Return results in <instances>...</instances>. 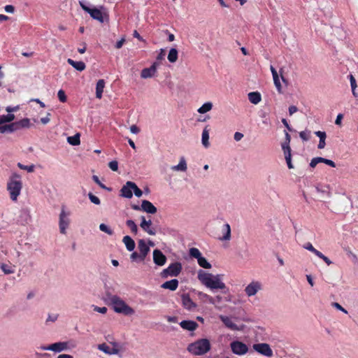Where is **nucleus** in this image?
Here are the masks:
<instances>
[{"instance_id": "nucleus-15", "label": "nucleus", "mask_w": 358, "mask_h": 358, "mask_svg": "<svg viewBox=\"0 0 358 358\" xmlns=\"http://www.w3.org/2000/svg\"><path fill=\"white\" fill-rule=\"evenodd\" d=\"M181 299L182 304L185 309L188 310H194L196 308V304L190 299L189 294H182Z\"/></svg>"}, {"instance_id": "nucleus-40", "label": "nucleus", "mask_w": 358, "mask_h": 358, "mask_svg": "<svg viewBox=\"0 0 358 358\" xmlns=\"http://www.w3.org/2000/svg\"><path fill=\"white\" fill-rule=\"evenodd\" d=\"M126 224L127 226L130 228L131 229V231L135 234H137L138 232V227L137 225L136 224V223L131 220H128L127 222H126Z\"/></svg>"}, {"instance_id": "nucleus-62", "label": "nucleus", "mask_w": 358, "mask_h": 358, "mask_svg": "<svg viewBox=\"0 0 358 358\" xmlns=\"http://www.w3.org/2000/svg\"><path fill=\"white\" fill-rule=\"evenodd\" d=\"M333 306L338 310H340L345 313H348V311L344 308H343L338 303L335 302L333 303Z\"/></svg>"}, {"instance_id": "nucleus-20", "label": "nucleus", "mask_w": 358, "mask_h": 358, "mask_svg": "<svg viewBox=\"0 0 358 358\" xmlns=\"http://www.w3.org/2000/svg\"><path fill=\"white\" fill-rule=\"evenodd\" d=\"M180 326L185 330L193 331L198 327V324L192 320H183L180 322Z\"/></svg>"}, {"instance_id": "nucleus-18", "label": "nucleus", "mask_w": 358, "mask_h": 358, "mask_svg": "<svg viewBox=\"0 0 358 358\" xmlns=\"http://www.w3.org/2000/svg\"><path fill=\"white\" fill-rule=\"evenodd\" d=\"M141 210L150 214H155L157 213V208L149 201H142L141 206Z\"/></svg>"}, {"instance_id": "nucleus-6", "label": "nucleus", "mask_w": 358, "mask_h": 358, "mask_svg": "<svg viewBox=\"0 0 358 358\" xmlns=\"http://www.w3.org/2000/svg\"><path fill=\"white\" fill-rule=\"evenodd\" d=\"M80 5L81 8L85 12L89 13L93 19L96 20L99 22L103 23L105 21L106 18L108 19V15L106 13H102L101 9L90 8L81 1H80Z\"/></svg>"}, {"instance_id": "nucleus-24", "label": "nucleus", "mask_w": 358, "mask_h": 358, "mask_svg": "<svg viewBox=\"0 0 358 358\" xmlns=\"http://www.w3.org/2000/svg\"><path fill=\"white\" fill-rule=\"evenodd\" d=\"M122 242L128 251L131 252L134 250L136 245L135 242L129 236H124Z\"/></svg>"}, {"instance_id": "nucleus-21", "label": "nucleus", "mask_w": 358, "mask_h": 358, "mask_svg": "<svg viewBox=\"0 0 358 358\" xmlns=\"http://www.w3.org/2000/svg\"><path fill=\"white\" fill-rule=\"evenodd\" d=\"M219 317L227 328L234 331L240 330L237 324H236L229 317L224 315H220Z\"/></svg>"}, {"instance_id": "nucleus-47", "label": "nucleus", "mask_w": 358, "mask_h": 358, "mask_svg": "<svg viewBox=\"0 0 358 358\" xmlns=\"http://www.w3.org/2000/svg\"><path fill=\"white\" fill-rule=\"evenodd\" d=\"M98 349L106 354L110 353V347L106 343H101L98 345Z\"/></svg>"}, {"instance_id": "nucleus-64", "label": "nucleus", "mask_w": 358, "mask_h": 358, "mask_svg": "<svg viewBox=\"0 0 358 358\" xmlns=\"http://www.w3.org/2000/svg\"><path fill=\"white\" fill-rule=\"evenodd\" d=\"M298 110V108L295 106H291L289 108V113L290 115H293L294 113H296Z\"/></svg>"}, {"instance_id": "nucleus-10", "label": "nucleus", "mask_w": 358, "mask_h": 358, "mask_svg": "<svg viewBox=\"0 0 358 358\" xmlns=\"http://www.w3.org/2000/svg\"><path fill=\"white\" fill-rule=\"evenodd\" d=\"M253 350L262 355L267 357H271L273 355V352L270 345L266 343H261L254 344Z\"/></svg>"}, {"instance_id": "nucleus-45", "label": "nucleus", "mask_w": 358, "mask_h": 358, "mask_svg": "<svg viewBox=\"0 0 358 358\" xmlns=\"http://www.w3.org/2000/svg\"><path fill=\"white\" fill-rule=\"evenodd\" d=\"M99 229L108 235H113V230L110 229L106 224L103 223L99 224Z\"/></svg>"}, {"instance_id": "nucleus-63", "label": "nucleus", "mask_w": 358, "mask_h": 358, "mask_svg": "<svg viewBox=\"0 0 358 358\" xmlns=\"http://www.w3.org/2000/svg\"><path fill=\"white\" fill-rule=\"evenodd\" d=\"M57 319V315H49L46 322H55Z\"/></svg>"}, {"instance_id": "nucleus-41", "label": "nucleus", "mask_w": 358, "mask_h": 358, "mask_svg": "<svg viewBox=\"0 0 358 358\" xmlns=\"http://www.w3.org/2000/svg\"><path fill=\"white\" fill-rule=\"evenodd\" d=\"M350 82L352 94L354 96L357 97L358 94L355 93V90H356L357 85L356 80L352 75L350 76Z\"/></svg>"}, {"instance_id": "nucleus-61", "label": "nucleus", "mask_w": 358, "mask_h": 358, "mask_svg": "<svg viewBox=\"0 0 358 358\" xmlns=\"http://www.w3.org/2000/svg\"><path fill=\"white\" fill-rule=\"evenodd\" d=\"M234 138L236 141H240L243 138V134L241 132H236Z\"/></svg>"}, {"instance_id": "nucleus-52", "label": "nucleus", "mask_w": 358, "mask_h": 358, "mask_svg": "<svg viewBox=\"0 0 358 358\" xmlns=\"http://www.w3.org/2000/svg\"><path fill=\"white\" fill-rule=\"evenodd\" d=\"M108 166L112 171H116L118 169V163L115 160L111 161L109 162Z\"/></svg>"}, {"instance_id": "nucleus-9", "label": "nucleus", "mask_w": 358, "mask_h": 358, "mask_svg": "<svg viewBox=\"0 0 358 358\" xmlns=\"http://www.w3.org/2000/svg\"><path fill=\"white\" fill-rule=\"evenodd\" d=\"M70 215L69 212H66L64 210V207L63 206L61 210V213L59 214V231L60 233L62 234H66V229L68 228L70 220L69 218V216Z\"/></svg>"}, {"instance_id": "nucleus-12", "label": "nucleus", "mask_w": 358, "mask_h": 358, "mask_svg": "<svg viewBox=\"0 0 358 358\" xmlns=\"http://www.w3.org/2000/svg\"><path fill=\"white\" fill-rule=\"evenodd\" d=\"M232 352L236 355H245L248 351V346L240 341H234L231 343Z\"/></svg>"}, {"instance_id": "nucleus-5", "label": "nucleus", "mask_w": 358, "mask_h": 358, "mask_svg": "<svg viewBox=\"0 0 358 358\" xmlns=\"http://www.w3.org/2000/svg\"><path fill=\"white\" fill-rule=\"evenodd\" d=\"M18 178V176L15 175L10 178L7 185V189L10 192V198L13 201L17 200L22 187L21 181L16 179Z\"/></svg>"}, {"instance_id": "nucleus-48", "label": "nucleus", "mask_w": 358, "mask_h": 358, "mask_svg": "<svg viewBox=\"0 0 358 358\" xmlns=\"http://www.w3.org/2000/svg\"><path fill=\"white\" fill-rule=\"evenodd\" d=\"M88 197L90 200V201L92 203H93L94 204H96V205L100 204L101 201H100L99 199L97 196H96L95 195H94L92 193H89Z\"/></svg>"}, {"instance_id": "nucleus-55", "label": "nucleus", "mask_w": 358, "mask_h": 358, "mask_svg": "<svg viewBox=\"0 0 358 358\" xmlns=\"http://www.w3.org/2000/svg\"><path fill=\"white\" fill-rule=\"evenodd\" d=\"M130 259H131V261L134 262V261H140V256H139V253H138L137 252H133L131 255H130Z\"/></svg>"}, {"instance_id": "nucleus-3", "label": "nucleus", "mask_w": 358, "mask_h": 358, "mask_svg": "<svg viewBox=\"0 0 358 358\" xmlns=\"http://www.w3.org/2000/svg\"><path fill=\"white\" fill-rule=\"evenodd\" d=\"M108 300L115 313L124 315H132L134 313V310L119 296L109 294L108 295Z\"/></svg>"}, {"instance_id": "nucleus-30", "label": "nucleus", "mask_w": 358, "mask_h": 358, "mask_svg": "<svg viewBox=\"0 0 358 358\" xmlns=\"http://www.w3.org/2000/svg\"><path fill=\"white\" fill-rule=\"evenodd\" d=\"M67 62L79 71L85 70L86 67L85 64L83 62H76L71 59H68Z\"/></svg>"}, {"instance_id": "nucleus-26", "label": "nucleus", "mask_w": 358, "mask_h": 358, "mask_svg": "<svg viewBox=\"0 0 358 358\" xmlns=\"http://www.w3.org/2000/svg\"><path fill=\"white\" fill-rule=\"evenodd\" d=\"M315 134L320 138V142L317 145V148L319 149L324 148V147L326 145V142H325L326 138H327L326 133L324 131H317L315 132Z\"/></svg>"}, {"instance_id": "nucleus-33", "label": "nucleus", "mask_w": 358, "mask_h": 358, "mask_svg": "<svg viewBox=\"0 0 358 358\" xmlns=\"http://www.w3.org/2000/svg\"><path fill=\"white\" fill-rule=\"evenodd\" d=\"M209 129L206 126L202 132V144L204 147L208 148L209 146Z\"/></svg>"}, {"instance_id": "nucleus-19", "label": "nucleus", "mask_w": 358, "mask_h": 358, "mask_svg": "<svg viewBox=\"0 0 358 358\" xmlns=\"http://www.w3.org/2000/svg\"><path fill=\"white\" fill-rule=\"evenodd\" d=\"M129 183H133L131 181H127L124 185L120 189V196L127 199H131L133 196V189L131 187V185H128Z\"/></svg>"}, {"instance_id": "nucleus-16", "label": "nucleus", "mask_w": 358, "mask_h": 358, "mask_svg": "<svg viewBox=\"0 0 358 358\" xmlns=\"http://www.w3.org/2000/svg\"><path fill=\"white\" fill-rule=\"evenodd\" d=\"M158 64L157 62L153 63L149 68L143 69L141 73V77L143 79L152 78L155 76L157 71V67Z\"/></svg>"}, {"instance_id": "nucleus-29", "label": "nucleus", "mask_w": 358, "mask_h": 358, "mask_svg": "<svg viewBox=\"0 0 358 358\" xmlns=\"http://www.w3.org/2000/svg\"><path fill=\"white\" fill-rule=\"evenodd\" d=\"M187 169V165L186 160L184 157H182L180 160V162L176 166H171V170L174 171H186Z\"/></svg>"}, {"instance_id": "nucleus-53", "label": "nucleus", "mask_w": 358, "mask_h": 358, "mask_svg": "<svg viewBox=\"0 0 358 358\" xmlns=\"http://www.w3.org/2000/svg\"><path fill=\"white\" fill-rule=\"evenodd\" d=\"M299 136L304 141H307L310 139L309 134L304 131L299 133Z\"/></svg>"}, {"instance_id": "nucleus-4", "label": "nucleus", "mask_w": 358, "mask_h": 358, "mask_svg": "<svg viewBox=\"0 0 358 358\" xmlns=\"http://www.w3.org/2000/svg\"><path fill=\"white\" fill-rule=\"evenodd\" d=\"M210 350V343L206 338L199 339L187 347V350L194 355H203Z\"/></svg>"}, {"instance_id": "nucleus-51", "label": "nucleus", "mask_w": 358, "mask_h": 358, "mask_svg": "<svg viewBox=\"0 0 358 358\" xmlns=\"http://www.w3.org/2000/svg\"><path fill=\"white\" fill-rule=\"evenodd\" d=\"M18 166L21 169H23V170H26L29 173H31L34 171V165H31V166H24V165H22L20 163L18 164Z\"/></svg>"}, {"instance_id": "nucleus-31", "label": "nucleus", "mask_w": 358, "mask_h": 358, "mask_svg": "<svg viewBox=\"0 0 358 358\" xmlns=\"http://www.w3.org/2000/svg\"><path fill=\"white\" fill-rule=\"evenodd\" d=\"M248 96L249 101L253 104H257L262 100L261 94L258 92H250Z\"/></svg>"}, {"instance_id": "nucleus-8", "label": "nucleus", "mask_w": 358, "mask_h": 358, "mask_svg": "<svg viewBox=\"0 0 358 358\" xmlns=\"http://www.w3.org/2000/svg\"><path fill=\"white\" fill-rule=\"evenodd\" d=\"M263 289L262 283L258 280H252L245 287L244 292L248 297L254 296Z\"/></svg>"}, {"instance_id": "nucleus-36", "label": "nucleus", "mask_w": 358, "mask_h": 358, "mask_svg": "<svg viewBox=\"0 0 358 358\" xmlns=\"http://www.w3.org/2000/svg\"><path fill=\"white\" fill-rule=\"evenodd\" d=\"M213 108V103L211 102H206L203 103L199 109L198 112L201 114L206 113L210 111Z\"/></svg>"}, {"instance_id": "nucleus-59", "label": "nucleus", "mask_w": 358, "mask_h": 358, "mask_svg": "<svg viewBox=\"0 0 358 358\" xmlns=\"http://www.w3.org/2000/svg\"><path fill=\"white\" fill-rule=\"evenodd\" d=\"M124 42H125V38H124V37H122L120 41H118L116 43V44H115V48H116L117 49H120V48L122 47V45H123V44H124Z\"/></svg>"}, {"instance_id": "nucleus-46", "label": "nucleus", "mask_w": 358, "mask_h": 358, "mask_svg": "<svg viewBox=\"0 0 358 358\" xmlns=\"http://www.w3.org/2000/svg\"><path fill=\"white\" fill-rule=\"evenodd\" d=\"M303 248L313 252L316 255H317V254L320 252V251L316 250L310 243H307L306 244H305L303 245Z\"/></svg>"}, {"instance_id": "nucleus-28", "label": "nucleus", "mask_w": 358, "mask_h": 358, "mask_svg": "<svg viewBox=\"0 0 358 358\" xmlns=\"http://www.w3.org/2000/svg\"><path fill=\"white\" fill-rule=\"evenodd\" d=\"M105 87V81L103 79H100L97 81L96 85V97L101 99L102 97V93Z\"/></svg>"}, {"instance_id": "nucleus-34", "label": "nucleus", "mask_w": 358, "mask_h": 358, "mask_svg": "<svg viewBox=\"0 0 358 358\" xmlns=\"http://www.w3.org/2000/svg\"><path fill=\"white\" fill-rule=\"evenodd\" d=\"M178 52L176 48H171L167 59L171 63H175L178 60Z\"/></svg>"}, {"instance_id": "nucleus-1", "label": "nucleus", "mask_w": 358, "mask_h": 358, "mask_svg": "<svg viewBox=\"0 0 358 358\" xmlns=\"http://www.w3.org/2000/svg\"><path fill=\"white\" fill-rule=\"evenodd\" d=\"M329 199V207L334 211H348L352 207V201L349 196L343 192H336L330 196L329 191H327Z\"/></svg>"}, {"instance_id": "nucleus-58", "label": "nucleus", "mask_w": 358, "mask_h": 358, "mask_svg": "<svg viewBox=\"0 0 358 358\" xmlns=\"http://www.w3.org/2000/svg\"><path fill=\"white\" fill-rule=\"evenodd\" d=\"M4 10L8 13H13L15 11V8L12 5H7L5 6Z\"/></svg>"}, {"instance_id": "nucleus-27", "label": "nucleus", "mask_w": 358, "mask_h": 358, "mask_svg": "<svg viewBox=\"0 0 358 358\" xmlns=\"http://www.w3.org/2000/svg\"><path fill=\"white\" fill-rule=\"evenodd\" d=\"M16 130V124H15V122L10 123L9 124H5V125H0V133L5 134V133H13Z\"/></svg>"}, {"instance_id": "nucleus-43", "label": "nucleus", "mask_w": 358, "mask_h": 358, "mask_svg": "<svg viewBox=\"0 0 358 358\" xmlns=\"http://www.w3.org/2000/svg\"><path fill=\"white\" fill-rule=\"evenodd\" d=\"M189 255L192 257L197 259V260L202 257L199 249L196 248H192L189 249Z\"/></svg>"}, {"instance_id": "nucleus-60", "label": "nucleus", "mask_w": 358, "mask_h": 358, "mask_svg": "<svg viewBox=\"0 0 358 358\" xmlns=\"http://www.w3.org/2000/svg\"><path fill=\"white\" fill-rule=\"evenodd\" d=\"M130 131L132 134H138L140 132V129L135 124H133L130 127Z\"/></svg>"}, {"instance_id": "nucleus-23", "label": "nucleus", "mask_w": 358, "mask_h": 358, "mask_svg": "<svg viewBox=\"0 0 358 358\" xmlns=\"http://www.w3.org/2000/svg\"><path fill=\"white\" fill-rule=\"evenodd\" d=\"M271 71L272 73L274 84L279 93H282V86L279 80L278 72L273 66H271Z\"/></svg>"}, {"instance_id": "nucleus-35", "label": "nucleus", "mask_w": 358, "mask_h": 358, "mask_svg": "<svg viewBox=\"0 0 358 358\" xmlns=\"http://www.w3.org/2000/svg\"><path fill=\"white\" fill-rule=\"evenodd\" d=\"M80 134L77 133L73 136H69L67 138V142L72 145H78L80 143Z\"/></svg>"}, {"instance_id": "nucleus-14", "label": "nucleus", "mask_w": 358, "mask_h": 358, "mask_svg": "<svg viewBox=\"0 0 358 358\" xmlns=\"http://www.w3.org/2000/svg\"><path fill=\"white\" fill-rule=\"evenodd\" d=\"M153 262L154 263L159 266H164L166 262V257L162 253V252L158 249H155L153 251Z\"/></svg>"}, {"instance_id": "nucleus-2", "label": "nucleus", "mask_w": 358, "mask_h": 358, "mask_svg": "<svg viewBox=\"0 0 358 358\" xmlns=\"http://www.w3.org/2000/svg\"><path fill=\"white\" fill-rule=\"evenodd\" d=\"M222 275H213L203 270L198 271L197 278L202 285L210 289H224L225 284L222 280Z\"/></svg>"}, {"instance_id": "nucleus-50", "label": "nucleus", "mask_w": 358, "mask_h": 358, "mask_svg": "<svg viewBox=\"0 0 358 358\" xmlns=\"http://www.w3.org/2000/svg\"><path fill=\"white\" fill-rule=\"evenodd\" d=\"M57 96L61 102L64 103L66 101V96L64 90H59L57 92Z\"/></svg>"}, {"instance_id": "nucleus-13", "label": "nucleus", "mask_w": 358, "mask_h": 358, "mask_svg": "<svg viewBox=\"0 0 358 358\" xmlns=\"http://www.w3.org/2000/svg\"><path fill=\"white\" fill-rule=\"evenodd\" d=\"M138 250L139 251L140 262H143L150 252L149 245H147L146 242L143 239H140L138 241Z\"/></svg>"}, {"instance_id": "nucleus-25", "label": "nucleus", "mask_w": 358, "mask_h": 358, "mask_svg": "<svg viewBox=\"0 0 358 358\" xmlns=\"http://www.w3.org/2000/svg\"><path fill=\"white\" fill-rule=\"evenodd\" d=\"M222 236L220 237V241H229L231 238V227L229 224H225L222 229Z\"/></svg>"}, {"instance_id": "nucleus-56", "label": "nucleus", "mask_w": 358, "mask_h": 358, "mask_svg": "<svg viewBox=\"0 0 358 358\" xmlns=\"http://www.w3.org/2000/svg\"><path fill=\"white\" fill-rule=\"evenodd\" d=\"M50 113H48L47 115L45 117L41 118V122L43 124H46L49 123L50 121Z\"/></svg>"}, {"instance_id": "nucleus-32", "label": "nucleus", "mask_w": 358, "mask_h": 358, "mask_svg": "<svg viewBox=\"0 0 358 358\" xmlns=\"http://www.w3.org/2000/svg\"><path fill=\"white\" fill-rule=\"evenodd\" d=\"M15 124H16V130L22 128H29L31 126L30 120L28 118H24L18 122H15Z\"/></svg>"}, {"instance_id": "nucleus-22", "label": "nucleus", "mask_w": 358, "mask_h": 358, "mask_svg": "<svg viewBox=\"0 0 358 358\" xmlns=\"http://www.w3.org/2000/svg\"><path fill=\"white\" fill-rule=\"evenodd\" d=\"M178 287V280L177 279H172L164 282L161 287L171 291H175Z\"/></svg>"}, {"instance_id": "nucleus-37", "label": "nucleus", "mask_w": 358, "mask_h": 358, "mask_svg": "<svg viewBox=\"0 0 358 358\" xmlns=\"http://www.w3.org/2000/svg\"><path fill=\"white\" fill-rule=\"evenodd\" d=\"M15 119L13 114H8L6 115H0V125L3 124L6 122H10Z\"/></svg>"}, {"instance_id": "nucleus-7", "label": "nucleus", "mask_w": 358, "mask_h": 358, "mask_svg": "<svg viewBox=\"0 0 358 358\" xmlns=\"http://www.w3.org/2000/svg\"><path fill=\"white\" fill-rule=\"evenodd\" d=\"M182 269L181 263L175 262L169 266L168 268L164 269L161 272V276L163 278H167L169 277H176L178 276Z\"/></svg>"}, {"instance_id": "nucleus-17", "label": "nucleus", "mask_w": 358, "mask_h": 358, "mask_svg": "<svg viewBox=\"0 0 358 358\" xmlns=\"http://www.w3.org/2000/svg\"><path fill=\"white\" fill-rule=\"evenodd\" d=\"M152 225V221L149 220L147 221L144 216L141 217V222L140 224V227L142 228L143 231L147 232L150 235H155L156 232L155 230L150 228Z\"/></svg>"}, {"instance_id": "nucleus-39", "label": "nucleus", "mask_w": 358, "mask_h": 358, "mask_svg": "<svg viewBox=\"0 0 358 358\" xmlns=\"http://www.w3.org/2000/svg\"><path fill=\"white\" fill-rule=\"evenodd\" d=\"M13 266L8 265L6 264H1L0 268L2 269L5 274H11L14 273Z\"/></svg>"}, {"instance_id": "nucleus-11", "label": "nucleus", "mask_w": 358, "mask_h": 358, "mask_svg": "<svg viewBox=\"0 0 358 358\" xmlns=\"http://www.w3.org/2000/svg\"><path fill=\"white\" fill-rule=\"evenodd\" d=\"M69 348L67 342H57L47 346L41 347L43 350H50L55 352H60L67 350Z\"/></svg>"}, {"instance_id": "nucleus-38", "label": "nucleus", "mask_w": 358, "mask_h": 358, "mask_svg": "<svg viewBox=\"0 0 358 358\" xmlns=\"http://www.w3.org/2000/svg\"><path fill=\"white\" fill-rule=\"evenodd\" d=\"M198 264L199 265L203 268H211V264L207 261V259L203 257H200L198 260Z\"/></svg>"}, {"instance_id": "nucleus-49", "label": "nucleus", "mask_w": 358, "mask_h": 358, "mask_svg": "<svg viewBox=\"0 0 358 358\" xmlns=\"http://www.w3.org/2000/svg\"><path fill=\"white\" fill-rule=\"evenodd\" d=\"M92 179H93V180H94V182H96V184H97V185H98L101 188H102V189H107V190H108V191H110V188H108V187H106V186H105L102 182H101V181L99 180V179L98 176H92Z\"/></svg>"}, {"instance_id": "nucleus-42", "label": "nucleus", "mask_w": 358, "mask_h": 358, "mask_svg": "<svg viewBox=\"0 0 358 358\" xmlns=\"http://www.w3.org/2000/svg\"><path fill=\"white\" fill-rule=\"evenodd\" d=\"M282 149L283 150L285 159H287V157H292L291 148L289 145L282 144Z\"/></svg>"}, {"instance_id": "nucleus-44", "label": "nucleus", "mask_w": 358, "mask_h": 358, "mask_svg": "<svg viewBox=\"0 0 358 358\" xmlns=\"http://www.w3.org/2000/svg\"><path fill=\"white\" fill-rule=\"evenodd\" d=\"M129 185H131V187L133 189L134 193L136 196L141 197L143 194V192L140 189L135 182L129 183Z\"/></svg>"}, {"instance_id": "nucleus-54", "label": "nucleus", "mask_w": 358, "mask_h": 358, "mask_svg": "<svg viewBox=\"0 0 358 358\" xmlns=\"http://www.w3.org/2000/svg\"><path fill=\"white\" fill-rule=\"evenodd\" d=\"M317 256L323 259L327 265L332 264L331 261L327 257L324 256L322 252H320Z\"/></svg>"}, {"instance_id": "nucleus-57", "label": "nucleus", "mask_w": 358, "mask_h": 358, "mask_svg": "<svg viewBox=\"0 0 358 358\" xmlns=\"http://www.w3.org/2000/svg\"><path fill=\"white\" fill-rule=\"evenodd\" d=\"M94 310L102 314H105L107 312V308L106 307L95 306L94 308Z\"/></svg>"}]
</instances>
